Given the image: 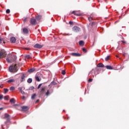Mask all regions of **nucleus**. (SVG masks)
Here are the masks:
<instances>
[{
  "label": "nucleus",
  "instance_id": "obj_5",
  "mask_svg": "<svg viewBox=\"0 0 129 129\" xmlns=\"http://www.w3.org/2000/svg\"><path fill=\"white\" fill-rule=\"evenodd\" d=\"M29 23L32 25V26H36L37 24V20L34 18H30Z\"/></svg>",
  "mask_w": 129,
  "mask_h": 129
},
{
  "label": "nucleus",
  "instance_id": "obj_39",
  "mask_svg": "<svg viewBox=\"0 0 129 129\" xmlns=\"http://www.w3.org/2000/svg\"><path fill=\"white\" fill-rule=\"evenodd\" d=\"M123 56H124V57H125V56H128V54H127V53H124L123 54Z\"/></svg>",
  "mask_w": 129,
  "mask_h": 129
},
{
  "label": "nucleus",
  "instance_id": "obj_10",
  "mask_svg": "<svg viewBox=\"0 0 129 129\" xmlns=\"http://www.w3.org/2000/svg\"><path fill=\"white\" fill-rule=\"evenodd\" d=\"M71 55H72V56H74V57H80V56H81L80 53H77L75 52L71 53Z\"/></svg>",
  "mask_w": 129,
  "mask_h": 129
},
{
  "label": "nucleus",
  "instance_id": "obj_22",
  "mask_svg": "<svg viewBox=\"0 0 129 129\" xmlns=\"http://www.w3.org/2000/svg\"><path fill=\"white\" fill-rule=\"evenodd\" d=\"M88 20L89 22H92V21H93V18L91 16H89L88 17Z\"/></svg>",
  "mask_w": 129,
  "mask_h": 129
},
{
  "label": "nucleus",
  "instance_id": "obj_21",
  "mask_svg": "<svg viewBox=\"0 0 129 129\" xmlns=\"http://www.w3.org/2000/svg\"><path fill=\"white\" fill-rule=\"evenodd\" d=\"M15 79H11V80H9L7 81V82L8 83H13L14 82H15Z\"/></svg>",
  "mask_w": 129,
  "mask_h": 129
},
{
  "label": "nucleus",
  "instance_id": "obj_25",
  "mask_svg": "<svg viewBox=\"0 0 129 129\" xmlns=\"http://www.w3.org/2000/svg\"><path fill=\"white\" fill-rule=\"evenodd\" d=\"M35 79L36 81H38V82H40V81H41V80H40V78L38 76L35 77Z\"/></svg>",
  "mask_w": 129,
  "mask_h": 129
},
{
  "label": "nucleus",
  "instance_id": "obj_17",
  "mask_svg": "<svg viewBox=\"0 0 129 129\" xmlns=\"http://www.w3.org/2000/svg\"><path fill=\"white\" fill-rule=\"evenodd\" d=\"M25 77H26V74H23L21 77V82L25 81Z\"/></svg>",
  "mask_w": 129,
  "mask_h": 129
},
{
  "label": "nucleus",
  "instance_id": "obj_23",
  "mask_svg": "<svg viewBox=\"0 0 129 129\" xmlns=\"http://www.w3.org/2000/svg\"><path fill=\"white\" fill-rule=\"evenodd\" d=\"M32 81H33V80L31 78H29L27 80L28 83H32Z\"/></svg>",
  "mask_w": 129,
  "mask_h": 129
},
{
  "label": "nucleus",
  "instance_id": "obj_26",
  "mask_svg": "<svg viewBox=\"0 0 129 129\" xmlns=\"http://www.w3.org/2000/svg\"><path fill=\"white\" fill-rule=\"evenodd\" d=\"M50 85H57V83H56L54 81H53L50 83Z\"/></svg>",
  "mask_w": 129,
  "mask_h": 129
},
{
  "label": "nucleus",
  "instance_id": "obj_45",
  "mask_svg": "<svg viewBox=\"0 0 129 129\" xmlns=\"http://www.w3.org/2000/svg\"><path fill=\"white\" fill-rule=\"evenodd\" d=\"M122 43H123L124 44H125V43H126L125 41H123V40H122L121 41Z\"/></svg>",
  "mask_w": 129,
  "mask_h": 129
},
{
  "label": "nucleus",
  "instance_id": "obj_7",
  "mask_svg": "<svg viewBox=\"0 0 129 129\" xmlns=\"http://www.w3.org/2000/svg\"><path fill=\"white\" fill-rule=\"evenodd\" d=\"M46 90V88L45 87H42L40 89L39 91V95L40 96H42L44 94V92H45V90Z\"/></svg>",
  "mask_w": 129,
  "mask_h": 129
},
{
  "label": "nucleus",
  "instance_id": "obj_33",
  "mask_svg": "<svg viewBox=\"0 0 129 129\" xmlns=\"http://www.w3.org/2000/svg\"><path fill=\"white\" fill-rule=\"evenodd\" d=\"M3 42L5 44V41H4V39L3 38H0V44L3 43Z\"/></svg>",
  "mask_w": 129,
  "mask_h": 129
},
{
  "label": "nucleus",
  "instance_id": "obj_53",
  "mask_svg": "<svg viewBox=\"0 0 129 129\" xmlns=\"http://www.w3.org/2000/svg\"><path fill=\"white\" fill-rule=\"evenodd\" d=\"M0 70H1V66H0Z\"/></svg>",
  "mask_w": 129,
  "mask_h": 129
},
{
  "label": "nucleus",
  "instance_id": "obj_15",
  "mask_svg": "<svg viewBox=\"0 0 129 129\" xmlns=\"http://www.w3.org/2000/svg\"><path fill=\"white\" fill-rule=\"evenodd\" d=\"M72 14H73L75 16H77L78 17H80V16H81V14H77L76 11H73Z\"/></svg>",
  "mask_w": 129,
  "mask_h": 129
},
{
  "label": "nucleus",
  "instance_id": "obj_31",
  "mask_svg": "<svg viewBox=\"0 0 129 129\" xmlns=\"http://www.w3.org/2000/svg\"><path fill=\"white\" fill-rule=\"evenodd\" d=\"M4 99H5V100H9V96H6L4 97Z\"/></svg>",
  "mask_w": 129,
  "mask_h": 129
},
{
  "label": "nucleus",
  "instance_id": "obj_35",
  "mask_svg": "<svg viewBox=\"0 0 129 129\" xmlns=\"http://www.w3.org/2000/svg\"><path fill=\"white\" fill-rule=\"evenodd\" d=\"M10 13H11V11L10 10V9H7L6 10V13L7 14H10Z\"/></svg>",
  "mask_w": 129,
  "mask_h": 129
},
{
  "label": "nucleus",
  "instance_id": "obj_18",
  "mask_svg": "<svg viewBox=\"0 0 129 129\" xmlns=\"http://www.w3.org/2000/svg\"><path fill=\"white\" fill-rule=\"evenodd\" d=\"M23 33H24L25 34H28L29 31L28 30V29L24 28L23 30Z\"/></svg>",
  "mask_w": 129,
  "mask_h": 129
},
{
  "label": "nucleus",
  "instance_id": "obj_41",
  "mask_svg": "<svg viewBox=\"0 0 129 129\" xmlns=\"http://www.w3.org/2000/svg\"><path fill=\"white\" fill-rule=\"evenodd\" d=\"M92 80H93V79H89L88 80V82H92Z\"/></svg>",
  "mask_w": 129,
  "mask_h": 129
},
{
  "label": "nucleus",
  "instance_id": "obj_36",
  "mask_svg": "<svg viewBox=\"0 0 129 129\" xmlns=\"http://www.w3.org/2000/svg\"><path fill=\"white\" fill-rule=\"evenodd\" d=\"M41 86H42V84H40L38 87H37V89H40V88H41Z\"/></svg>",
  "mask_w": 129,
  "mask_h": 129
},
{
  "label": "nucleus",
  "instance_id": "obj_27",
  "mask_svg": "<svg viewBox=\"0 0 129 129\" xmlns=\"http://www.w3.org/2000/svg\"><path fill=\"white\" fill-rule=\"evenodd\" d=\"M36 96H37V95H36V94H34L33 95H32L31 97L32 99H35V98H36Z\"/></svg>",
  "mask_w": 129,
  "mask_h": 129
},
{
  "label": "nucleus",
  "instance_id": "obj_2",
  "mask_svg": "<svg viewBox=\"0 0 129 129\" xmlns=\"http://www.w3.org/2000/svg\"><path fill=\"white\" fill-rule=\"evenodd\" d=\"M16 108L17 109H19V110H21L22 111H27V110H29V107L27 106H21L19 105H17L16 106Z\"/></svg>",
  "mask_w": 129,
  "mask_h": 129
},
{
  "label": "nucleus",
  "instance_id": "obj_4",
  "mask_svg": "<svg viewBox=\"0 0 129 129\" xmlns=\"http://www.w3.org/2000/svg\"><path fill=\"white\" fill-rule=\"evenodd\" d=\"M10 116H11L10 115V114H8V113H5L4 114V115L2 117V118L3 119H6L7 122H9V121H10V120H11V118Z\"/></svg>",
  "mask_w": 129,
  "mask_h": 129
},
{
  "label": "nucleus",
  "instance_id": "obj_11",
  "mask_svg": "<svg viewBox=\"0 0 129 129\" xmlns=\"http://www.w3.org/2000/svg\"><path fill=\"white\" fill-rule=\"evenodd\" d=\"M16 41H17V39H16V37H11L10 38V42L11 43H12L13 44L16 43Z\"/></svg>",
  "mask_w": 129,
  "mask_h": 129
},
{
  "label": "nucleus",
  "instance_id": "obj_50",
  "mask_svg": "<svg viewBox=\"0 0 129 129\" xmlns=\"http://www.w3.org/2000/svg\"><path fill=\"white\" fill-rule=\"evenodd\" d=\"M120 37H121L122 39H123V37H122V36H121V35H120Z\"/></svg>",
  "mask_w": 129,
  "mask_h": 129
},
{
  "label": "nucleus",
  "instance_id": "obj_49",
  "mask_svg": "<svg viewBox=\"0 0 129 129\" xmlns=\"http://www.w3.org/2000/svg\"><path fill=\"white\" fill-rule=\"evenodd\" d=\"M37 102H39V100H37L36 101V103H37Z\"/></svg>",
  "mask_w": 129,
  "mask_h": 129
},
{
  "label": "nucleus",
  "instance_id": "obj_44",
  "mask_svg": "<svg viewBox=\"0 0 129 129\" xmlns=\"http://www.w3.org/2000/svg\"><path fill=\"white\" fill-rule=\"evenodd\" d=\"M69 23L70 24V25H73V22L70 21L69 22Z\"/></svg>",
  "mask_w": 129,
  "mask_h": 129
},
{
  "label": "nucleus",
  "instance_id": "obj_28",
  "mask_svg": "<svg viewBox=\"0 0 129 129\" xmlns=\"http://www.w3.org/2000/svg\"><path fill=\"white\" fill-rule=\"evenodd\" d=\"M10 101L11 103H15V99L12 98Z\"/></svg>",
  "mask_w": 129,
  "mask_h": 129
},
{
  "label": "nucleus",
  "instance_id": "obj_40",
  "mask_svg": "<svg viewBox=\"0 0 129 129\" xmlns=\"http://www.w3.org/2000/svg\"><path fill=\"white\" fill-rule=\"evenodd\" d=\"M65 74H66L65 71H62L61 74H62V75H65Z\"/></svg>",
  "mask_w": 129,
  "mask_h": 129
},
{
  "label": "nucleus",
  "instance_id": "obj_14",
  "mask_svg": "<svg viewBox=\"0 0 129 129\" xmlns=\"http://www.w3.org/2000/svg\"><path fill=\"white\" fill-rule=\"evenodd\" d=\"M97 67H100V68H103V67H104V64L100 62L97 65Z\"/></svg>",
  "mask_w": 129,
  "mask_h": 129
},
{
  "label": "nucleus",
  "instance_id": "obj_46",
  "mask_svg": "<svg viewBox=\"0 0 129 129\" xmlns=\"http://www.w3.org/2000/svg\"><path fill=\"white\" fill-rule=\"evenodd\" d=\"M4 86H3V85L2 86L0 85V88H3Z\"/></svg>",
  "mask_w": 129,
  "mask_h": 129
},
{
  "label": "nucleus",
  "instance_id": "obj_19",
  "mask_svg": "<svg viewBox=\"0 0 129 129\" xmlns=\"http://www.w3.org/2000/svg\"><path fill=\"white\" fill-rule=\"evenodd\" d=\"M36 20H37V21H39V20H41V19H42V16L41 15H38L36 17Z\"/></svg>",
  "mask_w": 129,
  "mask_h": 129
},
{
  "label": "nucleus",
  "instance_id": "obj_24",
  "mask_svg": "<svg viewBox=\"0 0 129 129\" xmlns=\"http://www.w3.org/2000/svg\"><path fill=\"white\" fill-rule=\"evenodd\" d=\"M4 93L5 94H6V93H8V92H9V89H8L4 88Z\"/></svg>",
  "mask_w": 129,
  "mask_h": 129
},
{
  "label": "nucleus",
  "instance_id": "obj_29",
  "mask_svg": "<svg viewBox=\"0 0 129 129\" xmlns=\"http://www.w3.org/2000/svg\"><path fill=\"white\" fill-rule=\"evenodd\" d=\"M49 95H50V91L49 90H47V92L45 93V95H46V96H48Z\"/></svg>",
  "mask_w": 129,
  "mask_h": 129
},
{
  "label": "nucleus",
  "instance_id": "obj_51",
  "mask_svg": "<svg viewBox=\"0 0 129 129\" xmlns=\"http://www.w3.org/2000/svg\"><path fill=\"white\" fill-rule=\"evenodd\" d=\"M96 70H98V68H96Z\"/></svg>",
  "mask_w": 129,
  "mask_h": 129
},
{
  "label": "nucleus",
  "instance_id": "obj_20",
  "mask_svg": "<svg viewBox=\"0 0 129 129\" xmlns=\"http://www.w3.org/2000/svg\"><path fill=\"white\" fill-rule=\"evenodd\" d=\"M80 46H84V41L81 40L79 41Z\"/></svg>",
  "mask_w": 129,
  "mask_h": 129
},
{
  "label": "nucleus",
  "instance_id": "obj_9",
  "mask_svg": "<svg viewBox=\"0 0 129 129\" xmlns=\"http://www.w3.org/2000/svg\"><path fill=\"white\" fill-rule=\"evenodd\" d=\"M43 45L39 44V43H36L35 45H34V48H36L37 49H41L43 48Z\"/></svg>",
  "mask_w": 129,
  "mask_h": 129
},
{
  "label": "nucleus",
  "instance_id": "obj_48",
  "mask_svg": "<svg viewBox=\"0 0 129 129\" xmlns=\"http://www.w3.org/2000/svg\"><path fill=\"white\" fill-rule=\"evenodd\" d=\"M4 109V108H0V110H3Z\"/></svg>",
  "mask_w": 129,
  "mask_h": 129
},
{
  "label": "nucleus",
  "instance_id": "obj_30",
  "mask_svg": "<svg viewBox=\"0 0 129 129\" xmlns=\"http://www.w3.org/2000/svg\"><path fill=\"white\" fill-rule=\"evenodd\" d=\"M109 56H107L106 57H105V61H108L109 60Z\"/></svg>",
  "mask_w": 129,
  "mask_h": 129
},
{
  "label": "nucleus",
  "instance_id": "obj_8",
  "mask_svg": "<svg viewBox=\"0 0 129 129\" xmlns=\"http://www.w3.org/2000/svg\"><path fill=\"white\" fill-rule=\"evenodd\" d=\"M80 28L78 27V26H74L73 28V31H74V32H76V33L80 31Z\"/></svg>",
  "mask_w": 129,
  "mask_h": 129
},
{
  "label": "nucleus",
  "instance_id": "obj_52",
  "mask_svg": "<svg viewBox=\"0 0 129 129\" xmlns=\"http://www.w3.org/2000/svg\"><path fill=\"white\" fill-rule=\"evenodd\" d=\"M29 42H30V41H29V40H28V42H27V43H29Z\"/></svg>",
  "mask_w": 129,
  "mask_h": 129
},
{
  "label": "nucleus",
  "instance_id": "obj_1",
  "mask_svg": "<svg viewBox=\"0 0 129 129\" xmlns=\"http://www.w3.org/2000/svg\"><path fill=\"white\" fill-rule=\"evenodd\" d=\"M16 60H17V56L12 54H9L8 57L6 58V60L8 63H12V62H14Z\"/></svg>",
  "mask_w": 129,
  "mask_h": 129
},
{
  "label": "nucleus",
  "instance_id": "obj_6",
  "mask_svg": "<svg viewBox=\"0 0 129 129\" xmlns=\"http://www.w3.org/2000/svg\"><path fill=\"white\" fill-rule=\"evenodd\" d=\"M7 55V52H6L4 50H0V58H5Z\"/></svg>",
  "mask_w": 129,
  "mask_h": 129
},
{
  "label": "nucleus",
  "instance_id": "obj_37",
  "mask_svg": "<svg viewBox=\"0 0 129 129\" xmlns=\"http://www.w3.org/2000/svg\"><path fill=\"white\" fill-rule=\"evenodd\" d=\"M94 25H95V22H92L91 26V27H93V26H94Z\"/></svg>",
  "mask_w": 129,
  "mask_h": 129
},
{
  "label": "nucleus",
  "instance_id": "obj_34",
  "mask_svg": "<svg viewBox=\"0 0 129 129\" xmlns=\"http://www.w3.org/2000/svg\"><path fill=\"white\" fill-rule=\"evenodd\" d=\"M26 58L27 59H30V58H31V55H27L26 56Z\"/></svg>",
  "mask_w": 129,
  "mask_h": 129
},
{
  "label": "nucleus",
  "instance_id": "obj_13",
  "mask_svg": "<svg viewBox=\"0 0 129 129\" xmlns=\"http://www.w3.org/2000/svg\"><path fill=\"white\" fill-rule=\"evenodd\" d=\"M35 71H36V69L31 68L28 70V72H29V73H33V72H35Z\"/></svg>",
  "mask_w": 129,
  "mask_h": 129
},
{
  "label": "nucleus",
  "instance_id": "obj_3",
  "mask_svg": "<svg viewBox=\"0 0 129 129\" xmlns=\"http://www.w3.org/2000/svg\"><path fill=\"white\" fill-rule=\"evenodd\" d=\"M9 71H10V72H13V73L17 72L18 71V69L17 68V64L10 66L9 68Z\"/></svg>",
  "mask_w": 129,
  "mask_h": 129
},
{
  "label": "nucleus",
  "instance_id": "obj_12",
  "mask_svg": "<svg viewBox=\"0 0 129 129\" xmlns=\"http://www.w3.org/2000/svg\"><path fill=\"white\" fill-rule=\"evenodd\" d=\"M18 89L19 90V92H20L21 94H23V95H25V92L23 91V87H19Z\"/></svg>",
  "mask_w": 129,
  "mask_h": 129
},
{
  "label": "nucleus",
  "instance_id": "obj_43",
  "mask_svg": "<svg viewBox=\"0 0 129 129\" xmlns=\"http://www.w3.org/2000/svg\"><path fill=\"white\" fill-rule=\"evenodd\" d=\"M27 20H28V18H26L24 19V23H26V22H27Z\"/></svg>",
  "mask_w": 129,
  "mask_h": 129
},
{
  "label": "nucleus",
  "instance_id": "obj_16",
  "mask_svg": "<svg viewBox=\"0 0 129 129\" xmlns=\"http://www.w3.org/2000/svg\"><path fill=\"white\" fill-rule=\"evenodd\" d=\"M105 67L106 68V69H108V70H112V69H113L112 67L110 66H106Z\"/></svg>",
  "mask_w": 129,
  "mask_h": 129
},
{
  "label": "nucleus",
  "instance_id": "obj_47",
  "mask_svg": "<svg viewBox=\"0 0 129 129\" xmlns=\"http://www.w3.org/2000/svg\"><path fill=\"white\" fill-rule=\"evenodd\" d=\"M25 98H26V97H25V96H23L22 99H25Z\"/></svg>",
  "mask_w": 129,
  "mask_h": 129
},
{
  "label": "nucleus",
  "instance_id": "obj_32",
  "mask_svg": "<svg viewBox=\"0 0 129 129\" xmlns=\"http://www.w3.org/2000/svg\"><path fill=\"white\" fill-rule=\"evenodd\" d=\"M10 90H11V91H13V90H15V87H11L10 88Z\"/></svg>",
  "mask_w": 129,
  "mask_h": 129
},
{
  "label": "nucleus",
  "instance_id": "obj_38",
  "mask_svg": "<svg viewBox=\"0 0 129 129\" xmlns=\"http://www.w3.org/2000/svg\"><path fill=\"white\" fill-rule=\"evenodd\" d=\"M83 52H84V53H86V52H87V50H86L85 48H83Z\"/></svg>",
  "mask_w": 129,
  "mask_h": 129
},
{
  "label": "nucleus",
  "instance_id": "obj_42",
  "mask_svg": "<svg viewBox=\"0 0 129 129\" xmlns=\"http://www.w3.org/2000/svg\"><path fill=\"white\" fill-rule=\"evenodd\" d=\"M3 96L2 94H0V100H2L3 99Z\"/></svg>",
  "mask_w": 129,
  "mask_h": 129
}]
</instances>
